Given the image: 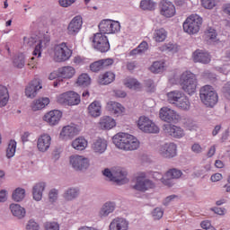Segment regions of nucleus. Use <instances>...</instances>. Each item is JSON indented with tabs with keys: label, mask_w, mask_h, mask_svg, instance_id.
Here are the masks:
<instances>
[{
	"label": "nucleus",
	"mask_w": 230,
	"mask_h": 230,
	"mask_svg": "<svg viewBox=\"0 0 230 230\" xmlns=\"http://www.w3.org/2000/svg\"><path fill=\"white\" fill-rule=\"evenodd\" d=\"M201 4L203 8H207V10H212L217 6V0H201Z\"/></svg>",
	"instance_id": "51"
},
{
	"label": "nucleus",
	"mask_w": 230,
	"mask_h": 230,
	"mask_svg": "<svg viewBox=\"0 0 230 230\" xmlns=\"http://www.w3.org/2000/svg\"><path fill=\"white\" fill-rule=\"evenodd\" d=\"M101 62L102 69H105V67H109V66H112L114 64V59L109 58L106 59H101Z\"/></svg>",
	"instance_id": "60"
},
{
	"label": "nucleus",
	"mask_w": 230,
	"mask_h": 230,
	"mask_svg": "<svg viewBox=\"0 0 230 230\" xmlns=\"http://www.w3.org/2000/svg\"><path fill=\"white\" fill-rule=\"evenodd\" d=\"M10 209L13 217H16V218H24V217H26V209L19 204H11Z\"/></svg>",
	"instance_id": "32"
},
{
	"label": "nucleus",
	"mask_w": 230,
	"mask_h": 230,
	"mask_svg": "<svg viewBox=\"0 0 230 230\" xmlns=\"http://www.w3.org/2000/svg\"><path fill=\"white\" fill-rule=\"evenodd\" d=\"M155 187V185L154 184V181L145 178V176H138L137 178V182L134 185V190H137V191H146Z\"/></svg>",
	"instance_id": "14"
},
{
	"label": "nucleus",
	"mask_w": 230,
	"mask_h": 230,
	"mask_svg": "<svg viewBox=\"0 0 230 230\" xmlns=\"http://www.w3.org/2000/svg\"><path fill=\"white\" fill-rule=\"evenodd\" d=\"M181 89L187 94H194L197 91V75L191 72H184L181 76Z\"/></svg>",
	"instance_id": "4"
},
{
	"label": "nucleus",
	"mask_w": 230,
	"mask_h": 230,
	"mask_svg": "<svg viewBox=\"0 0 230 230\" xmlns=\"http://www.w3.org/2000/svg\"><path fill=\"white\" fill-rule=\"evenodd\" d=\"M140 8L142 10H155V3H154L152 0H143L140 2Z\"/></svg>",
	"instance_id": "47"
},
{
	"label": "nucleus",
	"mask_w": 230,
	"mask_h": 230,
	"mask_svg": "<svg viewBox=\"0 0 230 230\" xmlns=\"http://www.w3.org/2000/svg\"><path fill=\"white\" fill-rule=\"evenodd\" d=\"M102 174L118 186H122V184L128 182V178H127L128 172L125 169H121V167L106 168L102 171Z\"/></svg>",
	"instance_id": "2"
},
{
	"label": "nucleus",
	"mask_w": 230,
	"mask_h": 230,
	"mask_svg": "<svg viewBox=\"0 0 230 230\" xmlns=\"http://www.w3.org/2000/svg\"><path fill=\"white\" fill-rule=\"evenodd\" d=\"M114 211H116V202L107 201L100 208L99 217L100 218H107V217L114 213Z\"/></svg>",
	"instance_id": "18"
},
{
	"label": "nucleus",
	"mask_w": 230,
	"mask_h": 230,
	"mask_svg": "<svg viewBox=\"0 0 230 230\" xmlns=\"http://www.w3.org/2000/svg\"><path fill=\"white\" fill-rule=\"evenodd\" d=\"M69 163L75 172H85L91 164L89 158L78 155H71L69 157Z\"/></svg>",
	"instance_id": "7"
},
{
	"label": "nucleus",
	"mask_w": 230,
	"mask_h": 230,
	"mask_svg": "<svg viewBox=\"0 0 230 230\" xmlns=\"http://www.w3.org/2000/svg\"><path fill=\"white\" fill-rule=\"evenodd\" d=\"M99 125L102 129L111 130L116 127V120L112 117L104 116L101 119Z\"/></svg>",
	"instance_id": "31"
},
{
	"label": "nucleus",
	"mask_w": 230,
	"mask_h": 230,
	"mask_svg": "<svg viewBox=\"0 0 230 230\" xmlns=\"http://www.w3.org/2000/svg\"><path fill=\"white\" fill-rule=\"evenodd\" d=\"M13 64L14 67H17L18 69H22V67H24V65L26 64L24 54L20 53L16 57H14Z\"/></svg>",
	"instance_id": "42"
},
{
	"label": "nucleus",
	"mask_w": 230,
	"mask_h": 230,
	"mask_svg": "<svg viewBox=\"0 0 230 230\" xmlns=\"http://www.w3.org/2000/svg\"><path fill=\"white\" fill-rule=\"evenodd\" d=\"M60 148L56 147L53 152H52V157L54 159V161H58V159H60Z\"/></svg>",
	"instance_id": "63"
},
{
	"label": "nucleus",
	"mask_w": 230,
	"mask_h": 230,
	"mask_svg": "<svg viewBox=\"0 0 230 230\" xmlns=\"http://www.w3.org/2000/svg\"><path fill=\"white\" fill-rule=\"evenodd\" d=\"M128 87L136 91L137 89H141V84L137 80L132 79L128 83Z\"/></svg>",
	"instance_id": "56"
},
{
	"label": "nucleus",
	"mask_w": 230,
	"mask_h": 230,
	"mask_svg": "<svg viewBox=\"0 0 230 230\" xmlns=\"http://www.w3.org/2000/svg\"><path fill=\"white\" fill-rule=\"evenodd\" d=\"M164 132L165 134H169V136H172V137H175L176 139L184 137V129L175 125L165 126Z\"/></svg>",
	"instance_id": "24"
},
{
	"label": "nucleus",
	"mask_w": 230,
	"mask_h": 230,
	"mask_svg": "<svg viewBox=\"0 0 230 230\" xmlns=\"http://www.w3.org/2000/svg\"><path fill=\"white\" fill-rule=\"evenodd\" d=\"M49 198L50 202H55L57 199L58 198V190L56 189H52L49 193Z\"/></svg>",
	"instance_id": "59"
},
{
	"label": "nucleus",
	"mask_w": 230,
	"mask_h": 230,
	"mask_svg": "<svg viewBox=\"0 0 230 230\" xmlns=\"http://www.w3.org/2000/svg\"><path fill=\"white\" fill-rule=\"evenodd\" d=\"M44 190H46V182L44 181L38 182L32 187V196L34 200L37 202L42 200V193H44Z\"/></svg>",
	"instance_id": "28"
},
{
	"label": "nucleus",
	"mask_w": 230,
	"mask_h": 230,
	"mask_svg": "<svg viewBox=\"0 0 230 230\" xmlns=\"http://www.w3.org/2000/svg\"><path fill=\"white\" fill-rule=\"evenodd\" d=\"M82 24L84 22L82 21L81 16H75L68 24L67 31L69 35H76L80 30H82Z\"/></svg>",
	"instance_id": "20"
},
{
	"label": "nucleus",
	"mask_w": 230,
	"mask_h": 230,
	"mask_svg": "<svg viewBox=\"0 0 230 230\" xmlns=\"http://www.w3.org/2000/svg\"><path fill=\"white\" fill-rule=\"evenodd\" d=\"M154 177H156V179H159L164 186H168L169 188H172L173 186V178L170 176H166V173L164 176L159 172H155Z\"/></svg>",
	"instance_id": "39"
},
{
	"label": "nucleus",
	"mask_w": 230,
	"mask_h": 230,
	"mask_svg": "<svg viewBox=\"0 0 230 230\" xmlns=\"http://www.w3.org/2000/svg\"><path fill=\"white\" fill-rule=\"evenodd\" d=\"M161 51H175V45L172 43H167L160 47Z\"/></svg>",
	"instance_id": "61"
},
{
	"label": "nucleus",
	"mask_w": 230,
	"mask_h": 230,
	"mask_svg": "<svg viewBox=\"0 0 230 230\" xmlns=\"http://www.w3.org/2000/svg\"><path fill=\"white\" fill-rule=\"evenodd\" d=\"M115 77L116 75H114V73L106 72L104 75L99 77V84L102 85H109V84H112V82H114Z\"/></svg>",
	"instance_id": "37"
},
{
	"label": "nucleus",
	"mask_w": 230,
	"mask_h": 230,
	"mask_svg": "<svg viewBox=\"0 0 230 230\" xmlns=\"http://www.w3.org/2000/svg\"><path fill=\"white\" fill-rule=\"evenodd\" d=\"M80 129L75 126H66L62 128L60 132V137L63 139H71L75 136H78Z\"/></svg>",
	"instance_id": "26"
},
{
	"label": "nucleus",
	"mask_w": 230,
	"mask_h": 230,
	"mask_svg": "<svg viewBox=\"0 0 230 230\" xmlns=\"http://www.w3.org/2000/svg\"><path fill=\"white\" fill-rule=\"evenodd\" d=\"M175 199H177V195H171L166 197L163 202L164 206H168V204H170V202H172V200H175Z\"/></svg>",
	"instance_id": "64"
},
{
	"label": "nucleus",
	"mask_w": 230,
	"mask_h": 230,
	"mask_svg": "<svg viewBox=\"0 0 230 230\" xmlns=\"http://www.w3.org/2000/svg\"><path fill=\"white\" fill-rule=\"evenodd\" d=\"M38 150L40 152H48L51 146V137L48 134H43L38 138Z\"/></svg>",
	"instance_id": "22"
},
{
	"label": "nucleus",
	"mask_w": 230,
	"mask_h": 230,
	"mask_svg": "<svg viewBox=\"0 0 230 230\" xmlns=\"http://www.w3.org/2000/svg\"><path fill=\"white\" fill-rule=\"evenodd\" d=\"M200 26H202V17L199 16V14L190 15L183 22V30L189 35L199 33Z\"/></svg>",
	"instance_id": "5"
},
{
	"label": "nucleus",
	"mask_w": 230,
	"mask_h": 230,
	"mask_svg": "<svg viewBox=\"0 0 230 230\" xmlns=\"http://www.w3.org/2000/svg\"><path fill=\"white\" fill-rule=\"evenodd\" d=\"M137 127L139 130H142V132L146 134H157V132H159V127L146 116H142L138 119Z\"/></svg>",
	"instance_id": "9"
},
{
	"label": "nucleus",
	"mask_w": 230,
	"mask_h": 230,
	"mask_svg": "<svg viewBox=\"0 0 230 230\" xmlns=\"http://www.w3.org/2000/svg\"><path fill=\"white\" fill-rule=\"evenodd\" d=\"M159 117L162 121H165L166 123H177L181 119V116L177 114V111L168 107L160 109Z\"/></svg>",
	"instance_id": "11"
},
{
	"label": "nucleus",
	"mask_w": 230,
	"mask_h": 230,
	"mask_svg": "<svg viewBox=\"0 0 230 230\" xmlns=\"http://www.w3.org/2000/svg\"><path fill=\"white\" fill-rule=\"evenodd\" d=\"M160 13L164 17H173L175 15V5L172 2L162 0L159 4Z\"/></svg>",
	"instance_id": "16"
},
{
	"label": "nucleus",
	"mask_w": 230,
	"mask_h": 230,
	"mask_svg": "<svg viewBox=\"0 0 230 230\" xmlns=\"http://www.w3.org/2000/svg\"><path fill=\"white\" fill-rule=\"evenodd\" d=\"M205 39H206V40L214 41L217 39V31H215V29L208 28L205 31Z\"/></svg>",
	"instance_id": "49"
},
{
	"label": "nucleus",
	"mask_w": 230,
	"mask_h": 230,
	"mask_svg": "<svg viewBox=\"0 0 230 230\" xmlns=\"http://www.w3.org/2000/svg\"><path fill=\"white\" fill-rule=\"evenodd\" d=\"M164 215V211H163V208H155L152 211V217L154 220H161L163 218V216Z\"/></svg>",
	"instance_id": "50"
},
{
	"label": "nucleus",
	"mask_w": 230,
	"mask_h": 230,
	"mask_svg": "<svg viewBox=\"0 0 230 230\" xmlns=\"http://www.w3.org/2000/svg\"><path fill=\"white\" fill-rule=\"evenodd\" d=\"M40 89H42L40 79H33L25 88V96H27V98L33 99L37 96V92L40 91Z\"/></svg>",
	"instance_id": "15"
},
{
	"label": "nucleus",
	"mask_w": 230,
	"mask_h": 230,
	"mask_svg": "<svg viewBox=\"0 0 230 230\" xmlns=\"http://www.w3.org/2000/svg\"><path fill=\"white\" fill-rule=\"evenodd\" d=\"M166 177H171V179H181L182 177V171L179 169H171L167 171Z\"/></svg>",
	"instance_id": "48"
},
{
	"label": "nucleus",
	"mask_w": 230,
	"mask_h": 230,
	"mask_svg": "<svg viewBox=\"0 0 230 230\" xmlns=\"http://www.w3.org/2000/svg\"><path fill=\"white\" fill-rule=\"evenodd\" d=\"M146 87H147V91L149 93H154L155 89V84H154V81L152 80H147L146 81Z\"/></svg>",
	"instance_id": "62"
},
{
	"label": "nucleus",
	"mask_w": 230,
	"mask_h": 230,
	"mask_svg": "<svg viewBox=\"0 0 230 230\" xmlns=\"http://www.w3.org/2000/svg\"><path fill=\"white\" fill-rule=\"evenodd\" d=\"M10 100V93L8 88L3 84H0V107H6Z\"/></svg>",
	"instance_id": "33"
},
{
	"label": "nucleus",
	"mask_w": 230,
	"mask_h": 230,
	"mask_svg": "<svg viewBox=\"0 0 230 230\" xmlns=\"http://www.w3.org/2000/svg\"><path fill=\"white\" fill-rule=\"evenodd\" d=\"M75 68L73 66H63L58 68L56 75L58 76V82H62L63 80L73 78L75 76Z\"/></svg>",
	"instance_id": "17"
},
{
	"label": "nucleus",
	"mask_w": 230,
	"mask_h": 230,
	"mask_svg": "<svg viewBox=\"0 0 230 230\" xmlns=\"http://www.w3.org/2000/svg\"><path fill=\"white\" fill-rule=\"evenodd\" d=\"M199 98L206 107L213 109L218 103V94L211 85L202 86L199 90Z\"/></svg>",
	"instance_id": "3"
},
{
	"label": "nucleus",
	"mask_w": 230,
	"mask_h": 230,
	"mask_svg": "<svg viewBox=\"0 0 230 230\" xmlns=\"http://www.w3.org/2000/svg\"><path fill=\"white\" fill-rule=\"evenodd\" d=\"M75 3H76V0H59V4L62 8H69V6L75 4Z\"/></svg>",
	"instance_id": "58"
},
{
	"label": "nucleus",
	"mask_w": 230,
	"mask_h": 230,
	"mask_svg": "<svg viewBox=\"0 0 230 230\" xmlns=\"http://www.w3.org/2000/svg\"><path fill=\"white\" fill-rule=\"evenodd\" d=\"M75 150H85L87 148V140L84 137H78L72 142Z\"/></svg>",
	"instance_id": "38"
},
{
	"label": "nucleus",
	"mask_w": 230,
	"mask_h": 230,
	"mask_svg": "<svg viewBox=\"0 0 230 230\" xmlns=\"http://www.w3.org/2000/svg\"><path fill=\"white\" fill-rule=\"evenodd\" d=\"M110 33H117L121 30V25L119 24V22H112L110 20Z\"/></svg>",
	"instance_id": "52"
},
{
	"label": "nucleus",
	"mask_w": 230,
	"mask_h": 230,
	"mask_svg": "<svg viewBox=\"0 0 230 230\" xmlns=\"http://www.w3.org/2000/svg\"><path fill=\"white\" fill-rule=\"evenodd\" d=\"M181 93H182L180 90H174V91H171L169 93H166L167 96V102L169 103H171V105H173L176 102V100H178L179 96H181Z\"/></svg>",
	"instance_id": "43"
},
{
	"label": "nucleus",
	"mask_w": 230,
	"mask_h": 230,
	"mask_svg": "<svg viewBox=\"0 0 230 230\" xmlns=\"http://www.w3.org/2000/svg\"><path fill=\"white\" fill-rule=\"evenodd\" d=\"M110 230H128V221L123 217H115L109 226Z\"/></svg>",
	"instance_id": "19"
},
{
	"label": "nucleus",
	"mask_w": 230,
	"mask_h": 230,
	"mask_svg": "<svg viewBox=\"0 0 230 230\" xmlns=\"http://www.w3.org/2000/svg\"><path fill=\"white\" fill-rule=\"evenodd\" d=\"M76 84L80 85V87H89V85H91V77H89L87 74H82L77 78Z\"/></svg>",
	"instance_id": "41"
},
{
	"label": "nucleus",
	"mask_w": 230,
	"mask_h": 230,
	"mask_svg": "<svg viewBox=\"0 0 230 230\" xmlns=\"http://www.w3.org/2000/svg\"><path fill=\"white\" fill-rule=\"evenodd\" d=\"M92 150H93L95 154L105 153V150H107V140L103 138H97L93 140L92 144Z\"/></svg>",
	"instance_id": "29"
},
{
	"label": "nucleus",
	"mask_w": 230,
	"mask_h": 230,
	"mask_svg": "<svg viewBox=\"0 0 230 230\" xmlns=\"http://www.w3.org/2000/svg\"><path fill=\"white\" fill-rule=\"evenodd\" d=\"M222 93L226 100H230V82L225 84L222 88Z\"/></svg>",
	"instance_id": "57"
},
{
	"label": "nucleus",
	"mask_w": 230,
	"mask_h": 230,
	"mask_svg": "<svg viewBox=\"0 0 230 230\" xmlns=\"http://www.w3.org/2000/svg\"><path fill=\"white\" fill-rule=\"evenodd\" d=\"M107 109L110 112H113V114H121L125 111V108L120 103L112 101L108 102Z\"/></svg>",
	"instance_id": "36"
},
{
	"label": "nucleus",
	"mask_w": 230,
	"mask_h": 230,
	"mask_svg": "<svg viewBox=\"0 0 230 230\" xmlns=\"http://www.w3.org/2000/svg\"><path fill=\"white\" fill-rule=\"evenodd\" d=\"M93 48L101 53H107V51L111 49V44L109 43V39H107V36L102 33L93 34Z\"/></svg>",
	"instance_id": "8"
},
{
	"label": "nucleus",
	"mask_w": 230,
	"mask_h": 230,
	"mask_svg": "<svg viewBox=\"0 0 230 230\" xmlns=\"http://www.w3.org/2000/svg\"><path fill=\"white\" fill-rule=\"evenodd\" d=\"M166 31L164 29H159L155 31L154 40L155 42H164L166 40Z\"/></svg>",
	"instance_id": "46"
},
{
	"label": "nucleus",
	"mask_w": 230,
	"mask_h": 230,
	"mask_svg": "<svg viewBox=\"0 0 230 230\" xmlns=\"http://www.w3.org/2000/svg\"><path fill=\"white\" fill-rule=\"evenodd\" d=\"M24 197H26V190L21 187L16 188L13 191L12 199L14 202H22V200H24Z\"/></svg>",
	"instance_id": "35"
},
{
	"label": "nucleus",
	"mask_w": 230,
	"mask_h": 230,
	"mask_svg": "<svg viewBox=\"0 0 230 230\" xmlns=\"http://www.w3.org/2000/svg\"><path fill=\"white\" fill-rule=\"evenodd\" d=\"M172 105L178 109H181V111H190V107H191L190 99H188V97L182 92L180 93V96H178V100H176Z\"/></svg>",
	"instance_id": "23"
},
{
	"label": "nucleus",
	"mask_w": 230,
	"mask_h": 230,
	"mask_svg": "<svg viewBox=\"0 0 230 230\" xmlns=\"http://www.w3.org/2000/svg\"><path fill=\"white\" fill-rule=\"evenodd\" d=\"M49 105V98L42 97L33 102L31 109L34 111H40Z\"/></svg>",
	"instance_id": "34"
},
{
	"label": "nucleus",
	"mask_w": 230,
	"mask_h": 230,
	"mask_svg": "<svg viewBox=\"0 0 230 230\" xmlns=\"http://www.w3.org/2000/svg\"><path fill=\"white\" fill-rule=\"evenodd\" d=\"M99 30L102 35L110 34L111 33V20H103L99 23Z\"/></svg>",
	"instance_id": "40"
},
{
	"label": "nucleus",
	"mask_w": 230,
	"mask_h": 230,
	"mask_svg": "<svg viewBox=\"0 0 230 230\" xmlns=\"http://www.w3.org/2000/svg\"><path fill=\"white\" fill-rule=\"evenodd\" d=\"M113 145L120 150L132 151L139 148V140L128 133H118L112 137Z\"/></svg>",
	"instance_id": "1"
},
{
	"label": "nucleus",
	"mask_w": 230,
	"mask_h": 230,
	"mask_svg": "<svg viewBox=\"0 0 230 230\" xmlns=\"http://www.w3.org/2000/svg\"><path fill=\"white\" fill-rule=\"evenodd\" d=\"M150 71L155 74L163 73L164 71V62L163 61H155L150 66Z\"/></svg>",
	"instance_id": "44"
},
{
	"label": "nucleus",
	"mask_w": 230,
	"mask_h": 230,
	"mask_svg": "<svg viewBox=\"0 0 230 230\" xmlns=\"http://www.w3.org/2000/svg\"><path fill=\"white\" fill-rule=\"evenodd\" d=\"M90 69L91 71H93V73H98V71H102V69H103V66L102 65V61L101 59L98 61H95L93 63H92L90 65Z\"/></svg>",
	"instance_id": "53"
},
{
	"label": "nucleus",
	"mask_w": 230,
	"mask_h": 230,
	"mask_svg": "<svg viewBox=\"0 0 230 230\" xmlns=\"http://www.w3.org/2000/svg\"><path fill=\"white\" fill-rule=\"evenodd\" d=\"M158 154L164 159H173L177 155V145L174 143H165L159 146Z\"/></svg>",
	"instance_id": "12"
},
{
	"label": "nucleus",
	"mask_w": 230,
	"mask_h": 230,
	"mask_svg": "<svg viewBox=\"0 0 230 230\" xmlns=\"http://www.w3.org/2000/svg\"><path fill=\"white\" fill-rule=\"evenodd\" d=\"M45 230H60V226L57 222H46L44 224Z\"/></svg>",
	"instance_id": "54"
},
{
	"label": "nucleus",
	"mask_w": 230,
	"mask_h": 230,
	"mask_svg": "<svg viewBox=\"0 0 230 230\" xmlns=\"http://www.w3.org/2000/svg\"><path fill=\"white\" fill-rule=\"evenodd\" d=\"M72 55L73 50L65 42L54 47V60L56 62H66L71 58Z\"/></svg>",
	"instance_id": "6"
},
{
	"label": "nucleus",
	"mask_w": 230,
	"mask_h": 230,
	"mask_svg": "<svg viewBox=\"0 0 230 230\" xmlns=\"http://www.w3.org/2000/svg\"><path fill=\"white\" fill-rule=\"evenodd\" d=\"M16 148H17V142H15V140H10L6 149V157L8 159H11V157H13V155H15Z\"/></svg>",
	"instance_id": "45"
},
{
	"label": "nucleus",
	"mask_w": 230,
	"mask_h": 230,
	"mask_svg": "<svg viewBox=\"0 0 230 230\" xmlns=\"http://www.w3.org/2000/svg\"><path fill=\"white\" fill-rule=\"evenodd\" d=\"M193 60L194 62H199V64H209L211 56L204 50L197 49L193 52Z\"/></svg>",
	"instance_id": "25"
},
{
	"label": "nucleus",
	"mask_w": 230,
	"mask_h": 230,
	"mask_svg": "<svg viewBox=\"0 0 230 230\" xmlns=\"http://www.w3.org/2000/svg\"><path fill=\"white\" fill-rule=\"evenodd\" d=\"M62 118V111L58 110L50 111L43 117L44 121L49 123V125H57Z\"/></svg>",
	"instance_id": "21"
},
{
	"label": "nucleus",
	"mask_w": 230,
	"mask_h": 230,
	"mask_svg": "<svg viewBox=\"0 0 230 230\" xmlns=\"http://www.w3.org/2000/svg\"><path fill=\"white\" fill-rule=\"evenodd\" d=\"M58 102L61 105H78L81 102L80 94L73 91L66 92L59 95Z\"/></svg>",
	"instance_id": "10"
},
{
	"label": "nucleus",
	"mask_w": 230,
	"mask_h": 230,
	"mask_svg": "<svg viewBox=\"0 0 230 230\" xmlns=\"http://www.w3.org/2000/svg\"><path fill=\"white\" fill-rule=\"evenodd\" d=\"M23 42L27 46H30V48H32V46H35L32 55L34 57L38 56V58H40L42 55V40H39L38 36H32L30 38L24 37Z\"/></svg>",
	"instance_id": "13"
},
{
	"label": "nucleus",
	"mask_w": 230,
	"mask_h": 230,
	"mask_svg": "<svg viewBox=\"0 0 230 230\" xmlns=\"http://www.w3.org/2000/svg\"><path fill=\"white\" fill-rule=\"evenodd\" d=\"M78 197H80V189L78 187H69L63 193V199L66 202L75 200Z\"/></svg>",
	"instance_id": "27"
},
{
	"label": "nucleus",
	"mask_w": 230,
	"mask_h": 230,
	"mask_svg": "<svg viewBox=\"0 0 230 230\" xmlns=\"http://www.w3.org/2000/svg\"><path fill=\"white\" fill-rule=\"evenodd\" d=\"M88 114L92 118H100L102 116V103L94 101L88 106Z\"/></svg>",
	"instance_id": "30"
},
{
	"label": "nucleus",
	"mask_w": 230,
	"mask_h": 230,
	"mask_svg": "<svg viewBox=\"0 0 230 230\" xmlns=\"http://www.w3.org/2000/svg\"><path fill=\"white\" fill-rule=\"evenodd\" d=\"M26 229L27 230H39V229H40V226H39V223H37L35 220L30 219L26 226Z\"/></svg>",
	"instance_id": "55"
}]
</instances>
